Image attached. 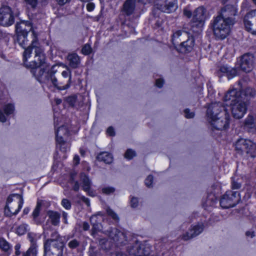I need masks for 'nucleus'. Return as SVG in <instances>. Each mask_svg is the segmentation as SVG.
<instances>
[{
	"instance_id": "13d9d810",
	"label": "nucleus",
	"mask_w": 256,
	"mask_h": 256,
	"mask_svg": "<svg viewBox=\"0 0 256 256\" xmlns=\"http://www.w3.org/2000/svg\"><path fill=\"white\" fill-rule=\"evenodd\" d=\"M246 236L247 237H250V238H252L254 236V232L252 230H248L246 232Z\"/></svg>"
},
{
	"instance_id": "1a4fd4ad",
	"label": "nucleus",
	"mask_w": 256,
	"mask_h": 256,
	"mask_svg": "<svg viewBox=\"0 0 256 256\" xmlns=\"http://www.w3.org/2000/svg\"><path fill=\"white\" fill-rule=\"evenodd\" d=\"M108 236L111 241L114 242L116 246H121L128 242L126 234L116 228H110L104 232Z\"/></svg>"
},
{
	"instance_id": "0eeeda50",
	"label": "nucleus",
	"mask_w": 256,
	"mask_h": 256,
	"mask_svg": "<svg viewBox=\"0 0 256 256\" xmlns=\"http://www.w3.org/2000/svg\"><path fill=\"white\" fill-rule=\"evenodd\" d=\"M64 248L65 244L64 242H44V256H64Z\"/></svg>"
},
{
	"instance_id": "4c0bfd02",
	"label": "nucleus",
	"mask_w": 256,
	"mask_h": 256,
	"mask_svg": "<svg viewBox=\"0 0 256 256\" xmlns=\"http://www.w3.org/2000/svg\"><path fill=\"white\" fill-rule=\"evenodd\" d=\"M80 245V242L76 239H72L70 240L68 244V246L71 249H74L78 247Z\"/></svg>"
},
{
	"instance_id": "20e7f679",
	"label": "nucleus",
	"mask_w": 256,
	"mask_h": 256,
	"mask_svg": "<svg viewBox=\"0 0 256 256\" xmlns=\"http://www.w3.org/2000/svg\"><path fill=\"white\" fill-rule=\"evenodd\" d=\"M232 22L230 20L228 22L220 16H216L212 22V30L216 38L223 40L229 34L230 28L234 25Z\"/></svg>"
},
{
	"instance_id": "aec40b11",
	"label": "nucleus",
	"mask_w": 256,
	"mask_h": 256,
	"mask_svg": "<svg viewBox=\"0 0 256 256\" xmlns=\"http://www.w3.org/2000/svg\"><path fill=\"white\" fill-rule=\"evenodd\" d=\"M237 10L234 6L232 5H226L221 10L220 13L217 16H220L222 18L228 22L232 21V24L235 23L234 16L236 14Z\"/></svg>"
},
{
	"instance_id": "bf43d9fd",
	"label": "nucleus",
	"mask_w": 256,
	"mask_h": 256,
	"mask_svg": "<svg viewBox=\"0 0 256 256\" xmlns=\"http://www.w3.org/2000/svg\"><path fill=\"white\" fill-rule=\"evenodd\" d=\"M80 188V184L78 181L74 182V186L72 187V190L75 192H78Z\"/></svg>"
},
{
	"instance_id": "69168bd1",
	"label": "nucleus",
	"mask_w": 256,
	"mask_h": 256,
	"mask_svg": "<svg viewBox=\"0 0 256 256\" xmlns=\"http://www.w3.org/2000/svg\"><path fill=\"white\" fill-rule=\"evenodd\" d=\"M60 5L62 6L67 2H70V0H56Z\"/></svg>"
},
{
	"instance_id": "4be33fe9",
	"label": "nucleus",
	"mask_w": 256,
	"mask_h": 256,
	"mask_svg": "<svg viewBox=\"0 0 256 256\" xmlns=\"http://www.w3.org/2000/svg\"><path fill=\"white\" fill-rule=\"evenodd\" d=\"M136 2H142L143 0H126L122 8V13L127 16L132 14L135 10Z\"/></svg>"
},
{
	"instance_id": "774afa93",
	"label": "nucleus",
	"mask_w": 256,
	"mask_h": 256,
	"mask_svg": "<svg viewBox=\"0 0 256 256\" xmlns=\"http://www.w3.org/2000/svg\"><path fill=\"white\" fill-rule=\"evenodd\" d=\"M116 256H128L126 254L122 252H118L116 253Z\"/></svg>"
},
{
	"instance_id": "bb28decb",
	"label": "nucleus",
	"mask_w": 256,
	"mask_h": 256,
	"mask_svg": "<svg viewBox=\"0 0 256 256\" xmlns=\"http://www.w3.org/2000/svg\"><path fill=\"white\" fill-rule=\"evenodd\" d=\"M69 66L72 68H77L80 63V56L76 53L70 54L67 56Z\"/></svg>"
},
{
	"instance_id": "a18cd8bd",
	"label": "nucleus",
	"mask_w": 256,
	"mask_h": 256,
	"mask_svg": "<svg viewBox=\"0 0 256 256\" xmlns=\"http://www.w3.org/2000/svg\"><path fill=\"white\" fill-rule=\"evenodd\" d=\"M62 205L66 210H70L71 208V203L69 200L66 198H64L62 200Z\"/></svg>"
},
{
	"instance_id": "e2e57ef3",
	"label": "nucleus",
	"mask_w": 256,
	"mask_h": 256,
	"mask_svg": "<svg viewBox=\"0 0 256 256\" xmlns=\"http://www.w3.org/2000/svg\"><path fill=\"white\" fill-rule=\"evenodd\" d=\"M62 216L64 219V223L66 224H68V220H67L68 214L64 212H63Z\"/></svg>"
},
{
	"instance_id": "0e129e2a",
	"label": "nucleus",
	"mask_w": 256,
	"mask_h": 256,
	"mask_svg": "<svg viewBox=\"0 0 256 256\" xmlns=\"http://www.w3.org/2000/svg\"><path fill=\"white\" fill-rule=\"evenodd\" d=\"M90 228L89 224L87 222H84L82 224V229L84 230H88Z\"/></svg>"
},
{
	"instance_id": "f8f14e48",
	"label": "nucleus",
	"mask_w": 256,
	"mask_h": 256,
	"mask_svg": "<svg viewBox=\"0 0 256 256\" xmlns=\"http://www.w3.org/2000/svg\"><path fill=\"white\" fill-rule=\"evenodd\" d=\"M14 22V17L12 8L8 6L0 8V24L4 26H12Z\"/></svg>"
},
{
	"instance_id": "a878e982",
	"label": "nucleus",
	"mask_w": 256,
	"mask_h": 256,
	"mask_svg": "<svg viewBox=\"0 0 256 256\" xmlns=\"http://www.w3.org/2000/svg\"><path fill=\"white\" fill-rule=\"evenodd\" d=\"M244 126L249 132H256V116L248 114L244 120Z\"/></svg>"
},
{
	"instance_id": "4d7b16f0",
	"label": "nucleus",
	"mask_w": 256,
	"mask_h": 256,
	"mask_svg": "<svg viewBox=\"0 0 256 256\" xmlns=\"http://www.w3.org/2000/svg\"><path fill=\"white\" fill-rule=\"evenodd\" d=\"M164 84V80L162 79H158L156 82V86L160 88Z\"/></svg>"
},
{
	"instance_id": "423d86ee",
	"label": "nucleus",
	"mask_w": 256,
	"mask_h": 256,
	"mask_svg": "<svg viewBox=\"0 0 256 256\" xmlns=\"http://www.w3.org/2000/svg\"><path fill=\"white\" fill-rule=\"evenodd\" d=\"M234 146L235 149L238 153L242 154L245 152L250 154L252 157L255 156L256 144L250 140L242 138H240L236 142Z\"/></svg>"
},
{
	"instance_id": "6ab92c4d",
	"label": "nucleus",
	"mask_w": 256,
	"mask_h": 256,
	"mask_svg": "<svg viewBox=\"0 0 256 256\" xmlns=\"http://www.w3.org/2000/svg\"><path fill=\"white\" fill-rule=\"evenodd\" d=\"M254 56L252 54L246 53L240 59V66L242 70L246 72L252 71L254 67Z\"/></svg>"
},
{
	"instance_id": "b1692460",
	"label": "nucleus",
	"mask_w": 256,
	"mask_h": 256,
	"mask_svg": "<svg viewBox=\"0 0 256 256\" xmlns=\"http://www.w3.org/2000/svg\"><path fill=\"white\" fill-rule=\"evenodd\" d=\"M237 86H238V88L241 92V94L243 96L242 100H244V101L246 102L249 98L255 96L256 90L250 87L243 88L242 80L238 81Z\"/></svg>"
},
{
	"instance_id": "603ef678",
	"label": "nucleus",
	"mask_w": 256,
	"mask_h": 256,
	"mask_svg": "<svg viewBox=\"0 0 256 256\" xmlns=\"http://www.w3.org/2000/svg\"><path fill=\"white\" fill-rule=\"evenodd\" d=\"M94 7V4L93 2H89L86 4V9L88 12L93 10Z\"/></svg>"
},
{
	"instance_id": "ddd939ff",
	"label": "nucleus",
	"mask_w": 256,
	"mask_h": 256,
	"mask_svg": "<svg viewBox=\"0 0 256 256\" xmlns=\"http://www.w3.org/2000/svg\"><path fill=\"white\" fill-rule=\"evenodd\" d=\"M228 113L225 106L222 102L212 103L209 105L206 111V114L209 120L223 116Z\"/></svg>"
},
{
	"instance_id": "e433bc0d",
	"label": "nucleus",
	"mask_w": 256,
	"mask_h": 256,
	"mask_svg": "<svg viewBox=\"0 0 256 256\" xmlns=\"http://www.w3.org/2000/svg\"><path fill=\"white\" fill-rule=\"evenodd\" d=\"M28 225L25 224H22L17 227L16 232L19 236L24 234L27 231Z\"/></svg>"
},
{
	"instance_id": "052dcab7",
	"label": "nucleus",
	"mask_w": 256,
	"mask_h": 256,
	"mask_svg": "<svg viewBox=\"0 0 256 256\" xmlns=\"http://www.w3.org/2000/svg\"><path fill=\"white\" fill-rule=\"evenodd\" d=\"M0 121L4 122L6 121V118L2 110H0Z\"/></svg>"
},
{
	"instance_id": "338daca9",
	"label": "nucleus",
	"mask_w": 256,
	"mask_h": 256,
	"mask_svg": "<svg viewBox=\"0 0 256 256\" xmlns=\"http://www.w3.org/2000/svg\"><path fill=\"white\" fill-rule=\"evenodd\" d=\"M102 16V11L101 10L100 12V14L94 18V20L96 22H98L100 20L101 17Z\"/></svg>"
},
{
	"instance_id": "de8ad7c7",
	"label": "nucleus",
	"mask_w": 256,
	"mask_h": 256,
	"mask_svg": "<svg viewBox=\"0 0 256 256\" xmlns=\"http://www.w3.org/2000/svg\"><path fill=\"white\" fill-rule=\"evenodd\" d=\"M38 0H26V4L32 8H34L37 6Z\"/></svg>"
},
{
	"instance_id": "6e6d98bb",
	"label": "nucleus",
	"mask_w": 256,
	"mask_h": 256,
	"mask_svg": "<svg viewBox=\"0 0 256 256\" xmlns=\"http://www.w3.org/2000/svg\"><path fill=\"white\" fill-rule=\"evenodd\" d=\"M80 198L83 202H84L88 206H90V200L88 198L85 197L84 196H82Z\"/></svg>"
},
{
	"instance_id": "2f4dec72",
	"label": "nucleus",
	"mask_w": 256,
	"mask_h": 256,
	"mask_svg": "<svg viewBox=\"0 0 256 256\" xmlns=\"http://www.w3.org/2000/svg\"><path fill=\"white\" fill-rule=\"evenodd\" d=\"M80 180L82 182V188L84 190H88L91 187L92 182L88 177L84 174H80Z\"/></svg>"
},
{
	"instance_id": "393cba45",
	"label": "nucleus",
	"mask_w": 256,
	"mask_h": 256,
	"mask_svg": "<svg viewBox=\"0 0 256 256\" xmlns=\"http://www.w3.org/2000/svg\"><path fill=\"white\" fill-rule=\"evenodd\" d=\"M203 230V226L202 225H196L190 228L186 234L182 236V239L184 240H188L192 238H193L199 234H200Z\"/></svg>"
},
{
	"instance_id": "79ce46f5",
	"label": "nucleus",
	"mask_w": 256,
	"mask_h": 256,
	"mask_svg": "<svg viewBox=\"0 0 256 256\" xmlns=\"http://www.w3.org/2000/svg\"><path fill=\"white\" fill-rule=\"evenodd\" d=\"M92 50L89 44H86L82 49V52L84 55H88L91 53Z\"/></svg>"
},
{
	"instance_id": "f3484780",
	"label": "nucleus",
	"mask_w": 256,
	"mask_h": 256,
	"mask_svg": "<svg viewBox=\"0 0 256 256\" xmlns=\"http://www.w3.org/2000/svg\"><path fill=\"white\" fill-rule=\"evenodd\" d=\"M230 105L233 117L236 119L242 118L247 110L246 102L242 100L232 104Z\"/></svg>"
},
{
	"instance_id": "72a5a7b5",
	"label": "nucleus",
	"mask_w": 256,
	"mask_h": 256,
	"mask_svg": "<svg viewBox=\"0 0 256 256\" xmlns=\"http://www.w3.org/2000/svg\"><path fill=\"white\" fill-rule=\"evenodd\" d=\"M10 244L3 238H0V248L4 252H8L10 250Z\"/></svg>"
},
{
	"instance_id": "412c9836",
	"label": "nucleus",
	"mask_w": 256,
	"mask_h": 256,
	"mask_svg": "<svg viewBox=\"0 0 256 256\" xmlns=\"http://www.w3.org/2000/svg\"><path fill=\"white\" fill-rule=\"evenodd\" d=\"M243 96L238 88V86L236 88L230 89L226 94L224 96V101L230 102V104H232L235 102L242 100Z\"/></svg>"
},
{
	"instance_id": "a19ab883",
	"label": "nucleus",
	"mask_w": 256,
	"mask_h": 256,
	"mask_svg": "<svg viewBox=\"0 0 256 256\" xmlns=\"http://www.w3.org/2000/svg\"><path fill=\"white\" fill-rule=\"evenodd\" d=\"M106 211L108 215L110 216L113 220H118L119 218L118 216L112 210L108 208H106Z\"/></svg>"
},
{
	"instance_id": "5fc2aeb1",
	"label": "nucleus",
	"mask_w": 256,
	"mask_h": 256,
	"mask_svg": "<svg viewBox=\"0 0 256 256\" xmlns=\"http://www.w3.org/2000/svg\"><path fill=\"white\" fill-rule=\"evenodd\" d=\"M106 132L110 136H114L115 134L114 129L112 126L108 128Z\"/></svg>"
},
{
	"instance_id": "dca6fc26",
	"label": "nucleus",
	"mask_w": 256,
	"mask_h": 256,
	"mask_svg": "<svg viewBox=\"0 0 256 256\" xmlns=\"http://www.w3.org/2000/svg\"><path fill=\"white\" fill-rule=\"evenodd\" d=\"M156 8L162 12L170 13L178 8L177 0H154Z\"/></svg>"
},
{
	"instance_id": "c03bdc74",
	"label": "nucleus",
	"mask_w": 256,
	"mask_h": 256,
	"mask_svg": "<svg viewBox=\"0 0 256 256\" xmlns=\"http://www.w3.org/2000/svg\"><path fill=\"white\" fill-rule=\"evenodd\" d=\"M136 156V154L134 151L131 149H128L126 151L124 156L126 158L130 160L132 159Z\"/></svg>"
},
{
	"instance_id": "680f3d73",
	"label": "nucleus",
	"mask_w": 256,
	"mask_h": 256,
	"mask_svg": "<svg viewBox=\"0 0 256 256\" xmlns=\"http://www.w3.org/2000/svg\"><path fill=\"white\" fill-rule=\"evenodd\" d=\"M184 14L188 18H190L192 16L191 12L187 9H184Z\"/></svg>"
},
{
	"instance_id": "37998d69",
	"label": "nucleus",
	"mask_w": 256,
	"mask_h": 256,
	"mask_svg": "<svg viewBox=\"0 0 256 256\" xmlns=\"http://www.w3.org/2000/svg\"><path fill=\"white\" fill-rule=\"evenodd\" d=\"M76 98L77 97L75 95L71 96L66 98V101L70 106H73L75 104Z\"/></svg>"
},
{
	"instance_id": "6e6552de",
	"label": "nucleus",
	"mask_w": 256,
	"mask_h": 256,
	"mask_svg": "<svg viewBox=\"0 0 256 256\" xmlns=\"http://www.w3.org/2000/svg\"><path fill=\"white\" fill-rule=\"evenodd\" d=\"M206 18V10L202 7H198L194 12V16L191 22V27L193 31L199 32L202 30Z\"/></svg>"
},
{
	"instance_id": "2eb2a0df",
	"label": "nucleus",
	"mask_w": 256,
	"mask_h": 256,
	"mask_svg": "<svg viewBox=\"0 0 256 256\" xmlns=\"http://www.w3.org/2000/svg\"><path fill=\"white\" fill-rule=\"evenodd\" d=\"M209 120L212 128L214 130H222L229 127L230 115L228 113Z\"/></svg>"
},
{
	"instance_id": "5701e85b",
	"label": "nucleus",
	"mask_w": 256,
	"mask_h": 256,
	"mask_svg": "<svg viewBox=\"0 0 256 256\" xmlns=\"http://www.w3.org/2000/svg\"><path fill=\"white\" fill-rule=\"evenodd\" d=\"M217 73L219 77L222 76L220 73H222L226 74L228 79H230L237 76L238 70L235 68H232L227 65H224L219 67Z\"/></svg>"
},
{
	"instance_id": "f704fd0d",
	"label": "nucleus",
	"mask_w": 256,
	"mask_h": 256,
	"mask_svg": "<svg viewBox=\"0 0 256 256\" xmlns=\"http://www.w3.org/2000/svg\"><path fill=\"white\" fill-rule=\"evenodd\" d=\"M54 241L58 242H63L62 240H60V236L58 232L56 231L52 232L50 235V238L47 239L44 242H50Z\"/></svg>"
},
{
	"instance_id": "ea45409f",
	"label": "nucleus",
	"mask_w": 256,
	"mask_h": 256,
	"mask_svg": "<svg viewBox=\"0 0 256 256\" xmlns=\"http://www.w3.org/2000/svg\"><path fill=\"white\" fill-rule=\"evenodd\" d=\"M241 187V182L240 180L235 178H232V188L233 190H238Z\"/></svg>"
},
{
	"instance_id": "58836bf2",
	"label": "nucleus",
	"mask_w": 256,
	"mask_h": 256,
	"mask_svg": "<svg viewBox=\"0 0 256 256\" xmlns=\"http://www.w3.org/2000/svg\"><path fill=\"white\" fill-rule=\"evenodd\" d=\"M14 109V105L10 104L6 105L4 108V110L6 115L12 114L13 112Z\"/></svg>"
},
{
	"instance_id": "7c9ffc66",
	"label": "nucleus",
	"mask_w": 256,
	"mask_h": 256,
	"mask_svg": "<svg viewBox=\"0 0 256 256\" xmlns=\"http://www.w3.org/2000/svg\"><path fill=\"white\" fill-rule=\"evenodd\" d=\"M47 216L50 220L52 224L54 226H58L60 223V214L56 212L48 210Z\"/></svg>"
},
{
	"instance_id": "a211bd4d",
	"label": "nucleus",
	"mask_w": 256,
	"mask_h": 256,
	"mask_svg": "<svg viewBox=\"0 0 256 256\" xmlns=\"http://www.w3.org/2000/svg\"><path fill=\"white\" fill-rule=\"evenodd\" d=\"M127 250L131 256L147 255L150 251L149 247L146 246L139 242H136L132 245L128 246Z\"/></svg>"
},
{
	"instance_id": "cd10ccee",
	"label": "nucleus",
	"mask_w": 256,
	"mask_h": 256,
	"mask_svg": "<svg viewBox=\"0 0 256 256\" xmlns=\"http://www.w3.org/2000/svg\"><path fill=\"white\" fill-rule=\"evenodd\" d=\"M42 204V200H38L36 206L34 208L32 215L33 221L34 222V224H40L42 223V221L39 218V216L41 210Z\"/></svg>"
},
{
	"instance_id": "c85d7f7f",
	"label": "nucleus",
	"mask_w": 256,
	"mask_h": 256,
	"mask_svg": "<svg viewBox=\"0 0 256 256\" xmlns=\"http://www.w3.org/2000/svg\"><path fill=\"white\" fill-rule=\"evenodd\" d=\"M112 156L108 152H103L99 153L97 156L96 160L100 162H103L106 164H110L112 162Z\"/></svg>"
},
{
	"instance_id": "c9c22d12",
	"label": "nucleus",
	"mask_w": 256,
	"mask_h": 256,
	"mask_svg": "<svg viewBox=\"0 0 256 256\" xmlns=\"http://www.w3.org/2000/svg\"><path fill=\"white\" fill-rule=\"evenodd\" d=\"M28 238L30 242V246H38L36 234L33 232H29L27 235Z\"/></svg>"
},
{
	"instance_id": "c756f323",
	"label": "nucleus",
	"mask_w": 256,
	"mask_h": 256,
	"mask_svg": "<svg viewBox=\"0 0 256 256\" xmlns=\"http://www.w3.org/2000/svg\"><path fill=\"white\" fill-rule=\"evenodd\" d=\"M96 218L97 215H93L90 218V222L92 226L91 234L94 237L96 236L97 232L100 230L102 227L100 224L96 222Z\"/></svg>"
},
{
	"instance_id": "9b49d317",
	"label": "nucleus",
	"mask_w": 256,
	"mask_h": 256,
	"mask_svg": "<svg viewBox=\"0 0 256 256\" xmlns=\"http://www.w3.org/2000/svg\"><path fill=\"white\" fill-rule=\"evenodd\" d=\"M56 148L62 152H65L70 148V144L64 140L63 136H66L68 135V130L64 126H60L56 130Z\"/></svg>"
},
{
	"instance_id": "f257e3e1",
	"label": "nucleus",
	"mask_w": 256,
	"mask_h": 256,
	"mask_svg": "<svg viewBox=\"0 0 256 256\" xmlns=\"http://www.w3.org/2000/svg\"><path fill=\"white\" fill-rule=\"evenodd\" d=\"M17 38L16 42L23 48L28 44L27 36L32 31L34 35L31 44L24 50L23 54L24 64L31 68L40 67L44 63L46 56L44 50L40 46L34 32L32 30V24L30 21L22 20L15 26Z\"/></svg>"
},
{
	"instance_id": "9d476101",
	"label": "nucleus",
	"mask_w": 256,
	"mask_h": 256,
	"mask_svg": "<svg viewBox=\"0 0 256 256\" xmlns=\"http://www.w3.org/2000/svg\"><path fill=\"white\" fill-rule=\"evenodd\" d=\"M240 194L238 192L228 191L220 200V206L223 208H228L236 206L240 200Z\"/></svg>"
},
{
	"instance_id": "f03ea898",
	"label": "nucleus",
	"mask_w": 256,
	"mask_h": 256,
	"mask_svg": "<svg viewBox=\"0 0 256 256\" xmlns=\"http://www.w3.org/2000/svg\"><path fill=\"white\" fill-rule=\"evenodd\" d=\"M59 66H52L45 74L44 80L50 81L54 87L58 90H65L68 88L72 83V72L69 68L62 72L61 75L56 78V74L58 72Z\"/></svg>"
},
{
	"instance_id": "3c124183",
	"label": "nucleus",
	"mask_w": 256,
	"mask_h": 256,
	"mask_svg": "<svg viewBox=\"0 0 256 256\" xmlns=\"http://www.w3.org/2000/svg\"><path fill=\"white\" fill-rule=\"evenodd\" d=\"M114 188L112 187H106L102 189V192L107 194L112 193L114 192Z\"/></svg>"
},
{
	"instance_id": "473e14b6",
	"label": "nucleus",
	"mask_w": 256,
	"mask_h": 256,
	"mask_svg": "<svg viewBox=\"0 0 256 256\" xmlns=\"http://www.w3.org/2000/svg\"><path fill=\"white\" fill-rule=\"evenodd\" d=\"M38 246H30L26 252H24L22 256H36Z\"/></svg>"
},
{
	"instance_id": "864d4df0",
	"label": "nucleus",
	"mask_w": 256,
	"mask_h": 256,
	"mask_svg": "<svg viewBox=\"0 0 256 256\" xmlns=\"http://www.w3.org/2000/svg\"><path fill=\"white\" fill-rule=\"evenodd\" d=\"M20 244H17L14 246V249L16 250L15 254L16 256H18L20 254Z\"/></svg>"
},
{
	"instance_id": "7ed1b4c3",
	"label": "nucleus",
	"mask_w": 256,
	"mask_h": 256,
	"mask_svg": "<svg viewBox=\"0 0 256 256\" xmlns=\"http://www.w3.org/2000/svg\"><path fill=\"white\" fill-rule=\"evenodd\" d=\"M172 42L174 45H178L177 50L181 53L191 52L194 46V40L192 35L184 30H178L172 36Z\"/></svg>"
},
{
	"instance_id": "39448f33",
	"label": "nucleus",
	"mask_w": 256,
	"mask_h": 256,
	"mask_svg": "<svg viewBox=\"0 0 256 256\" xmlns=\"http://www.w3.org/2000/svg\"><path fill=\"white\" fill-rule=\"evenodd\" d=\"M24 200L22 195L13 194L7 198L6 205L4 208V214L8 217L16 216L22 208Z\"/></svg>"
},
{
	"instance_id": "49530a36",
	"label": "nucleus",
	"mask_w": 256,
	"mask_h": 256,
	"mask_svg": "<svg viewBox=\"0 0 256 256\" xmlns=\"http://www.w3.org/2000/svg\"><path fill=\"white\" fill-rule=\"evenodd\" d=\"M185 117L187 118H191L194 117V112H190L188 108H186L184 110Z\"/></svg>"
},
{
	"instance_id": "4468645a",
	"label": "nucleus",
	"mask_w": 256,
	"mask_h": 256,
	"mask_svg": "<svg viewBox=\"0 0 256 256\" xmlns=\"http://www.w3.org/2000/svg\"><path fill=\"white\" fill-rule=\"evenodd\" d=\"M243 22L246 31L256 34V10L248 12L244 18Z\"/></svg>"
},
{
	"instance_id": "8fccbe9b",
	"label": "nucleus",
	"mask_w": 256,
	"mask_h": 256,
	"mask_svg": "<svg viewBox=\"0 0 256 256\" xmlns=\"http://www.w3.org/2000/svg\"><path fill=\"white\" fill-rule=\"evenodd\" d=\"M138 201L137 198L132 197L130 200V206L132 208H135L138 206Z\"/></svg>"
},
{
	"instance_id": "09e8293b",
	"label": "nucleus",
	"mask_w": 256,
	"mask_h": 256,
	"mask_svg": "<svg viewBox=\"0 0 256 256\" xmlns=\"http://www.w3.org/2000/svg\"><path fill=\"white\" fill-rule=\"evenodd\" d=\"M153 182V176L152 175H149L145 180V184L146 186L150 188Z\"/></svg>"
}]
</instances>
